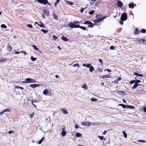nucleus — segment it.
I'll list each match as a JSON object with an SVG mask.
<instances>
[{"instance_id":"obj_59","label":"nucleus","mask_w":146,"mask_h":146,"mask_svg":"<svg viewBox=\"0 0 146 146\" xmlns=\"http://www.w3.org/2000/svg\"><path fill=\"white\" fill-rule=\"evenodd\" d=\"M21 51L18 52L17 51H15V54H19L20 53H21Z\"/></svg>"},{"instance_id":"obj_64","label":"nucleus","mask_w":146,"mask_h":146,"mask_svg":"<svg viewBox=\"0 0 146 146\" xmlns=\"http://www.w3.org/2000/svg\"><path fill=\"white\" fill-rule=\"evenodd\" d=\"M107 131V130L104 131L103 133V135H105Z\"/></svg>"},{"instance_id":"obj_44","label":"nucleus","mask_w":146,"mask_h":146,"mask_svg":"<svg viewBox=\"0 0 146 146\" xmlns=\"http://www.w3.org/2000/svg\"><path fill=\"white\" fill-rule=\"evenodd\" d=\"M124 93L122 91H119L117 92V93L118 94H119L121 95H123Z\"/></svg>"},{"instance_id":"obj_41","label":"nucleus","mask_w":146,"mask_h":146,"mask_svg":"<svg viewBox=\"0 0 146 146\" xmlns=\"http://www.w3.org/2000/svg\"><path fill=\"white\" fill-rule=\"evenodd\" d=\"M81 134L79 133H77L76 134V136L77 137H80L81 136Z\"/></svg>"},{"instance_id":"obj_17","label":"nucleus","mask_w":146,"mask_h":146,"mask_svg":"<svg viewBox=\"0 0 146 146\" xmlns=\"http://www.w3.org/2000/svg\"><path fill=\"white\" fill-rule=\"evenodd\" d=\"M53 15L54 17V19L58 20V17L57 15H56L55 13H53Z\"/></svg>"},{"instance_id":"obj_4","label":"nucleus","mask_w":146,"mask_h":146,"mask_svg":"<svg viewBox=\"0 0 146 146\" xmlns=\"http://www.w3.org/2000/svg\"><path fill=\"white\" fill-rule=\"evenodd\" d=\"M68 26L69 27L72 28H77L79 27V25H76L75 24L72 22H70L68 24Z\"/></svg>"},{"instance_id":"obj_23","label":"nucleus","mask_w":146,"mask_h":146,"mask_svg":"<svg viewBox=\"0 0 146 146\" xmlns=\"http://www.w3.org/2000/svg\"><path fill=\"white\" fill-rule=\"evenodd\" d=\"M127 108L130 109H133L135 108V107L133 106H131L129 105H127Z\"/></svg>"},{"instance_id":"obj_26","label":"nucleus","mask_w":146,"mask_h":146,"mask_svg":"<svg viewBox=\"0 0 146 146\" xmlns=\"http://www.w3.org/2000/svg\"><path fill=\"white\" fill-rule=\"evenodd\" d=\"M118 106H122V107L123 108H127V105H125L122 104H119Z\"/></svg>"},{"instance_id":"obj_48","label":"nucleus","mask_w":146,"mask_h":146,"mask_svg":"<svg viewBox=\"0 0 146 146\" xmlns=\"http://www.w3.org/2000/svg\"><path fill=\"white\" fill-rule=\"evenodd\" d=\"M78 66V68L79 67V65L78 63H76L74 64L73 65V66L74 67H76V66Z\"/></svg>"},{"instance_id":"obj_47","label":"nucleus","mask_w":146,"mask_h":146,"mask_svg":"<svg viewBox=\"0 0 146 146\" xmlns=\"http://www.w3.org/2000/svg\"><path fill=\"white\" fill-rule=\"evenodd\" d=\"M41 31L43 32L44 33H47L48 32V30H46L43 29H41Z\"/></svg>"},{"instance_id":"obj_46","label":"nucleus","mask_w":146,"mask_h":146,"mask_svg":"<svg viewBox=\"0 0 146 146\" xmlns=\"http://www.w3.org/2000/svg\"><path fill=\"white\" fill-rule=\"evenodd\" d=\"M98 137L101 140H102L104 139V137L103 136H100L99 135L98 136Z\"/></svg>"},{"instance_id":"obj_33","label":"nucleus","mask_w":146,"mask_h":146,"mask_svg":"<svg viewBox=\"0 0 146 146\" xmlns=\"http://www.w3.org/2000/svg\"><path fill=\"white\" fill-rule=\"evenodd\" d=\"M45 137H43L38 142V144H41L42 142V141L45 139Z\"/></svg>"},{"instance_id":"obj_5","label":"nucleus","mask_w":146,"mask_h":146,"mask_svg":"<svg viewBox=\"0 0 146 146\" xmlns=\"http://www.w3.org/2000/svg\"><path fill=\"white\" fill-rule=\"evenodd\" d=\"M106 17H107L106 16L102 17H101L99 18H98L97 19H95L94 21V22L95 23H98L102 21L105 19Z\"/></svg>"},{"instance_id":"obj_20","label":"nucleus","mask_w":146,"mask_h":146,"mask_svg":"<svg viewBox=\"0 0 146 146\" xmlns=\"http://www.w3.org/2000/svg\"><path fill=\"white\" fill-rule=\"evenodd\" d=\"M7 60V59L5 58H0V62H2L5 61Z\"/></svg>"},{"instance_id":"obj_34","label":"nucleus","mask_w":146,"mask_h":146,"mask_svg":"<svg viewBox=\"0 0 146 146\" xmlns=\"http://www.w3.org/2000/svg\"><path fill=\"white\" fill-rule=\"evenodd\" d=\"M31 60L33 61H35L36 60V58H34L33 56H32L31 57Z\"/></svg>"},{"instance_id":"obj_45","label":"nucleus","mask_w":146,"mask_h":146,"mask_svg":"<svg viewBox=\"0 0 146 146\" xmlns=\"http://www.w3.org/2000/svg\"><path fill=\"white\" fill-rule=\"evenodd\" d=\"M137 141L138 142H142L143 143H145L146 142V141H145V140H138Z\"/></svg>"},{"instance_id":"obj_30","label":"nucleus","mask_w":146,"mask_h":146,"mask_svg":"<svg viewBox=\"0 0 146 146\" xmlns=\"http://www.w3.org/2000/svg\"><path fill=\"white\" fill-rule=\"evenodd\" d=\"M48 91L47 90H44L43 92V93L45 95H46L48 93Z\"/></svg>"},{"instance_id":"obj_7","label":"nucleus","mask_w":146,"mask_h":146,"mask_svg":"<svg viewBox=\"0 0 146 146\" xmlns=\"http://www.w3.org/2000/svg\"><path fill=\"white\" fill-rule=\"evenodd\" d=\"M117 5L118 6L120 7H121L123 5L122 3L120 1H117Z\"/></svg>"},{"instance_id":"obj_36","label":"nucleus","mask_w":146,"mask_h":146,"mask_svg":"<svg viewBox=\"0 0 146 146\" xmlns=\"http://www.w3.org/2000/svg\"><path fill=\"white\" fill-rule=\"evenodd\" d=\"M90 21H85L84 22V24H85V25H89V24L90 23Z\"/></svg>"},{"instance_id":"obj_24","label":"nucleus","mask_w":146,"mask_h":146,"mask_svg":"<svg viewBox=\"0 0 146 146\" xmlns=\"http://www.w3.org/2000/svg\"><path fill=\"white\" fill-rule=\"evenodd\" d=\"M78 28H80L81 29H82L83 31L86 30V28L85 27L80 26L79 25V27H78Z\"/></svg>"},{"instance_id":"obj_8","label":"nucleus","mask_w":146,"mask_h":146,"mask_svg":"<svg viewBox=\"0 0 146 146\" xmlns=\"http://www.w3.org/2000/svg\"><path fill=\"white\" fill-rule=\"evenodd\" d=\"M29 86L31 88H34L39 86V85L37 84H31Z\"/></svg>"},{"instance_id":"obj_42","label":"nucleus","mask_w":146,"mask_h":146,"mask_svg":"<svg viewBox=\"0 0 146 146\" xmlns=\"http://www.w3.org/2000/svg\"><path fill=\"white\" fill-rule=\"evenodd\" d=\"M141 33H146V30L145 29H143L141 30L140 31Z\"/></svg>"},{"instance_id":"obj_12","label":"nucleus","mask_w":146,"mask_h":146,"mask_svg":"<svg viewBox=\"0 0 146 146\" xmlns=\"http://www.w3.org/2000/svg\"><path fill=\"white\" fill-rule=\"evenodd\" d=\"M91 124V123L90 122H83L82 123V124L83 125H85L86 126H89Z\"/></svg>"},{"instance_id":"obj_3","label":"nucleus","mask_w":146,"mask_h":146,"mask_svg":"<svg viewBox=\"0 0 146 146\" xmlns=\"http://www.w3.org/2000/svg\"><path fill=\"white\" fill-rule=\"evenodd\" d=\"M127 18V15L125 13H123L121 15L120 19L122 21H125Z\"/></svg>"},{"instance_id":"obj_6","label":"nucleus","mask_w":146,"mask_h":146,"mask_svg":"<svg viewBox=\"0 0 146 146\" xmlns=\"http://www.w3.org/2000/svg\"><path fill=\"white\" fill-rule=\"evenodd\" d=\"M111 76L110 75L107 74L106 75H104L103 76H100V78H101L102 79H104L105 78H110Z\"/></svg>"},{"instance_id":"obj_19","label":"nucleus","mask_w":146,"mask_h":146,"mask_svg":"<svg viewBox=\"0 0 146 146\" xmlns=\"http://www.w3.org/2000/svg\"><path fill=\"white\" fill-rule=\"evenodd\" d=\"M7 49H8V50L9 52H10L11 51V50L12 49V47L9 44H8L7 45Z\"/></svg>"},{"instance_id":"obj_63","label":"nucleus","mask_w":146,"mask_h":146,"mask_svg":"<svg viewBox=\"0 0 146 146\" xmlns=\"http://www.w3.org/2000/svg\"><path fill=\"white\" fill-rule=\"evenodd\" d=\"M98 60H99V61L101 63H102V65L103 64V63H102V60L101 59H98Z\"/></svg>"},{"instance_id":"obj_9","label":"nucleus","mask_w":146,"mask_h":146,"mask_svg":"<svg viewBox=\"0 0 146 146\" xmlns=\"http://www.w3.org/2000/svg\"><path fill=\"white\" fill-rule=\"evenodd\" d=\"M5 112H11V110L10 109H8L4 110L3 111L0 112V115H1L3 113H4Z\"/></svg>"},{"instance_id":"obj_53","label":"nucleus","mask_w":146,"mask_h":146,"mask_svg":"<svg viewBox=\"0 0 146 146\" xmlns=\"http://www.w3.org/2000/svg\"><path fill=\"white\" fill-rule=\"evenodd\" d=\"M53 38L54 40H55L58 38V37L56 36L55 35H53Z\"/></svg>"},{"instance_id":"obj_22","label":"nucleus","mask_w":146,"mask_h":146,"mask_svg":"<svg viewBox=\"0 0 146 146\" xmlns=\"http://www.w3.org/2000/svg\"><path fill=\"white\" fill-rule=\"evenodd\" d=\"M145 42H146V40H145L144 39H142L139 40V43L144 44V43H145Z\"/></svg>"},{"instance_id":"obj_16","label":"nucleus","mask_w":146,"mask_h":146,"mask_svg":"<svg viewBox=\"0 0 146 146\" xmlns=\"http://www.w3.org/2000/svg\"><path fill=\"white\" fill-rule=\"evenodd\" d=\"M61 110L63 112L64 114H66L68 113V111L63 108H61Z\"/></svg>"},{"instance_id":"obj_35","label":"nucleus","mask_w":146,"mask_h":146,"mask_svg":"<svg viewBox=\"0 0 146 146\" xmlns=\"http://www.w3.org/2000/svg\"><path fill=\"white\" fill-rule=\"evenodd\" d=\"M32 47L34 48L35 50L39 51L37 47L35 45H32Z\"/></svg>"},{"instance_id":"obj_58","label":"nucleus","mask_w":146,"mask_h":146,"mask_svg":"<svg viewBox=\"0 0 146 146\" xmlns=\"http://www.w3.org/2000/svg\"><path fill=\"white\" fill-rule=\"evenodd\" d=\"M85 9V8H81V9L80 10V12H81V13H83V12L84 11V9Z\"/></svg>"},{"instance_id":"obj_62","label":"nucleus","mask_w":146,"mask_h":146,"mask_svg":"<svg viewBox=\"0 0 146 146\" xmlns=\"http://www.w3.org/2000/svg\"><path fill=\"white\" fill-rule=\"evenodd\" d=\"M121 79V78L120 77H118V78L116 79V80L118 81L120 80Z\"/></svg>"},{"instance_id":"obj_56","label":"nucleus","mask_w":146,"mask_h":146,"mask_svg":"<svg viewBox=\"0 0 146 146\" xmlns=\"http://www.w3.org/2000/svg\"><path fill=\"white\" fill-rule=\"evenodd\" d=\"M110 48L111 50H113L114 49V47L113 46H111L110 47Z\"/></svg>"},{"instance_id":"obj_43","label":"nucleus","mask_w":146,"mask_h":146,"mask_svg":"<svg viewBox=\"0 0 146 146\" xmlns=\"http://www.w3.org/2000/svg\"><path fill=\"white\" fill-rule=\"evenodd\" d=\"M123 134L124 135V137L125 138H126L127 137V134L125 132V131H123Z\"/></svg>"},{"instance_id":"obj_18","label":"nucleus","mask_w":146,"mask_h":146,"mask_svg":"<svg viewBox=\"0 0 146 146\" xmlns=\"http://www.w3.org/2000/svg\"><path fill=\"white\" fill-rule=\"evenodd\" d=\"M139 31L138 29L137 28H135L134 32V34L135 35H136L138 34H139Z\"/></svg>"},{"instance_id":"obj_60","label":"nucleus","mask_w":146,"mask_h":146,"mask_svg":"<svg viewBox=\"0 0 146 146\" xmlns=\"http://www.w3.org/2000/svg\"><path fill=\"white\" fill-rule=\"evenodd\" d=\"M74 23L75 24H78L80 23V22L79 21H74Z\"/></svg>"},{"instance_id":"obj_25","label":"nucleus","mask_w":146,"mask_h":146,"mask_svg":"<svg viewBox=\"0 0 146 146\" xmlns=\"http://www.w3.org/2000/svg\"><path fill=\"white\" fill-rule=\"evenodd\" d=\"M61 39L62 40H64L65 41H67L68 40V39H67L66 37L64 36L62 37Z\"/></svg>"},{"instance_id":"obj_27","label":"nucleus","mask_w":146,"mask_h":146,"mask_svg":"<svg viewBox=\"0 0 146 146\" xmlns=\"http://www.w3.org/2000/svg\"><path fill=\"white\" fill-rule=\"evenodd\" d=\"M139 84H138L135 83V84L133 85V86L132 87V89H135L136 87L139 86Z\"/></svg>"},{"instance_id":"obj_1","label":"nucleus","mask_w":146,"mask_h":146,"mask_svg":"<svg viewBox=\"0 0 146 146\" xmlns=\"http://www.w3.org/2000/svg\"><path fill=\"white\" fill-rule=\"evenodd\" d=\"M36 82V80L34 79L28 78H26L25 81L23 82V83H29Z\"/></svg>"},{"instance_id":"obj_28","label":"nucleus","mask_w":146,"mask_h":146,"mask_svg":"<svg viewBox=\"0 0 146 146\" xmlns=\"http://www.w3.org/2000/svg\"><path fill=\"white\" fill-rule=\"evenodd\" d=\"M81 87L85 90H87L88 88V87L86 84H83Z\"/></svg>"},{"instance_id":"obj_39","label":"nucleus","mask_w":146,"mask_h":146,"mask_svg":"<svg viewBox=\"0 0 146 146\" xmlns=\"http://www.w3.org/2000/svg\"><path fill=\"white\" fill-rule=\"evenodd\" d=\"M1 27L2 28L6 29V28H7V26L5 25H4V24H3L1 25Z\"/></svg>"},{"instance_id":"obj_40","label":"nucleus","mask_w":146,"mask_h":146,"mask_svg":"<svg viewBox=\"0 0 146 146\" xmlns=\"http://www.w3.org/2000/svg\"><path fill=\"white\" fill-rule=\"evenodd\" d=\"M45 2V5H46V4H47L49 5H51L50 3L48 2V0H44Z\"/></svg>"},{"instance_id":"obj_54","label":"nucleus","mask_w":146,"mask_h":146,"mask_svg":"<svg viewBox=\"0 0 146 146\" xmlns=\"http://www.w3.org/2000/svg\"><path fill=\"white\" fill-rule=\"evenodd\" d=\"M103 71V69L102 68H98V72H102Z\"/></svg>"},{"instance_id":"obj_37","label":"nucleus","mask_w":146,"mask_h":146,"mask_svg":"<svg viewBox=\"0 0 146 146\" xmlns=\"http://www.w3.org/2000/svg\"><path fill=\"white\" fill-rule=\"evenodd\" d=\"M74 127L75 129H77L79 127H80V128H81L80 126H79L76 123H75L74 124Z\"/></svg>"},{"instance_id":"obj_11","label":"nucleus","mask_w":146,"mask_h":146,"mask_svg":"<svg viewBox=\"0 0 146 146\" xmlns=\"http://www.w3.org/2000/svg\"><path fill=\"white\" fill-rule=\"evenodd\" d=\"M129 7L131 9L133 8L135 6H136V4L133 3H130L128 5Z\"/></svg>"},{"instance_id":"obj_55","label":"nucleus","mask_w":146,"mask_h":146,"mask_svg":"<svg viewBox=\"0 0 146 146\" xmlns=\"http://www.w3.org/2000/svg\"><path fill=\"white\" fill-rule=\"evenodd\" d=\"M94 11H91L89 12V14L90 15H92L94 13Z\"/></svg>"},{"instance_id":"obj_32","label":"nucleus","mask_w":146,"mask_h":146,"mask_svg":"<svg viewBox=\"0 0 146 146\" xmlns=\"http://www.w3.org/2000/svg\"><path fill=\"white\" fill-rule=\"evenodd\" d=\"M35 115V113L34 112H33L32 113L30 114L29 116L31 118H32L33 117V116Z\"/></svg>"},{"instance_id":"obj_61","label":"nucleus","mask_w":146,"mask_h":146,"mask_svg":"<svg viewBox=\"0 0 146 146\" xmlns=\"http://www.w3.org/2000/svg\"><path fill=\"white\" fill-rule=\"evenodd\" d=\"M21 52V53H23L25 55H26L27 54L26 52L25 51H22Z\"/></svg>"},{"instance_id":"obj_49","label":"nucleus","mask_w":146,"mask_h":146,"mask_svg":"<svg viewBox=\"0 0 146 146\" xmlns=\"http://www.w3.org/2000/svg\"><path fill=\"white\" fill-rule=\"evenodd\" d=\"M141 81L140 80H135V83L138 84V83L140 82Z\"/></svg>"},{"instance_id":"obj_31","label":"nucleus","mask_w":146,"mask_h":146,"mask_svg":"<svg viewBox=\"0 0 146 146\" xmlns=\"http://www.w3.org/2000/svg\"><path fill=\"white\" fill-rule=\"evenodd\" d=\"M60 2V0H56V1L54 3V6L55 7H56L57 4Z\"/></svg>"},{"instance_id":"obj_2","label":"nucleus","mask_w":146,"mask_h":146,"mask_svg":"<svg viewBox=\"0 0 146 146\" xmlns=\"http://www.w3.org/2000/svg\"><path fill=\"white\" fill-rule=\"evenodd\" d=\"M82 66H86V67L88 68H90L89 70L90 71L92 72L94 70V67L91 66L90 64H82Z\"/></svg>"},{"instance_id":"obj_50","label":"nucleus","mask_w":146,"mask_h":146,"mask_svg":"<svg viewBox=\"0 0 146 146\" xmlns=\"http://www.w3.org/2000/svg\"><path fill=\"white\" fill-rule=\"evenodd\" d=\"M27 26L30 28H33V26L31 24H27Z\"/></svg>"},{"instance_id":"obj_15","label":"nucleus","mask_w":146,"mask_h":146,"mask_svg":"<svg viewBox=\"0 0 146 146\" xmlns=\"http://www.w3.org/2000/svg\"><path fill=\"white\" fill-rule=\"evenodd\" d=\"M64 1L66 2V4L69 5H72L73 4V2L70 1H68L65 0Z\"/></svg>"},{"instance_id":"obj_51","label":"nucleus","mask_w":146,"mask_h":146,"mask_svg":"<svg viewBox=\"0 0 146 146\" xmlns=\"http://www.w3.org/2000/svg\"><path fill=\"white\" fill-rule=\"evenodd\" d=\"M104 70V71H107L109 72H111V70L109 69H105Z\"/></svg>"},{"instance_id":"obj_57","label":"nucleus","mask_w":146,"mask_h":146,"mask_svg":"<svg viewBox=\"0 0 146 146\" xmlns=\"http://www.w3.org/2000/svg\"><path fill=\"white\" fill-rule=\"evenodd\" d=\"M135 80H133L130 81L129 82V83L131 84H133L134 83H135Z\"/></svg>"},{"instance_id":"obj_13","label":"nucleus","mask_w":146,"mask_h":146,"mask_svg":"<svg viewBox=\"0 0 146 146\" xmlns=\"http://www.w3.org/2000/svg\"><path fill=\"white\" fill-rule=\"evenodd\" d=\"M43 13L46 16H48L49 15V11H46V10H44L43 11Z\"/></svg>"},{"instance_id":"obj_21","label":"nucleus","mask_w":146,"mask_h":146,"mask_svg":"<svg viewBox=\"0 0 146 146\" xmlns=\"http://www.w3.org/2000/svg\"><path fill=\"white\" fill-rule=\"evenodd\" d=\"M134 74L135 75H136V76H140V77H142L143 76V75L142 74H139L138 73H136V72H134Z\"/></svg>"},{"instance_id":"obj_38","label":"nucleus","mask_w":146,"mask_h":146,"mask_svg":"<svg viewBox=\"0 0 146 146\" xmlns=\"http://www.w3.org/2000/svg\"><path fill=\"white\" fill-rule=\"evenodd\" d=\"M15 88H20L22 90H24V88L23 87L21 86H16L15 87Z\"/></svg>"},{"instance_id":"obj_10","label":"nucleus","mask_w":146,"mask_h":146,"mask_svg":"<svg viewBox=\"0 0 146 146\" xmlns=\"http://www.w3.org/2000/svg\"><path fill=\"white\" fill-rule=\"evenodd\" d=\"M62 131L61 132V135L63 136H65L66 134V132L64 131L65 128H63L62 129Z\"/></svg>"},{"instance_id":"obj_14","label":"nucleus","mask_w":146,"mask_h":146,"mask_svg":"<svg viewBox=\"0 0 146 146\" xmlns=\"http://www.w3.org/2000/svg\"><path fill=\"white\" fill-rule=\"evenodd\" d=\"M36 23L38 24V25L40 27H42L43 28H44L45 26L44 25V24L43 23H41V22H39V23L40 24H38V23L35 22Z\"/></svg>"},{"instance_id":"obj_29","label":"nucleus","mask_w":146,"mask_h":146,"mask_svg":"<svg viewBox=\"0 0 146 146\" xmlns=\"http://www.w3.org/2000/svg\"><path fill=\"white\" fill-rule=\"evenodd\" d=\"M94 24L90 21L89 25L88 26V27L92 28L94 26Z\"/></svg>"},{"instance_id":"obj_52","label":"nucleus","mask_w":146,"mask_h":146,"mask_svg":"<svg viewBox=\"0 0 146 146\" xmlns=\"http://www.w3.org/2000/svg\"><path fill=\"white\" fill-rule=\"evenodd\" d=\"M91 100L92 101H97V99L94 98H91Z\"/></svg>"}]
</instances>
